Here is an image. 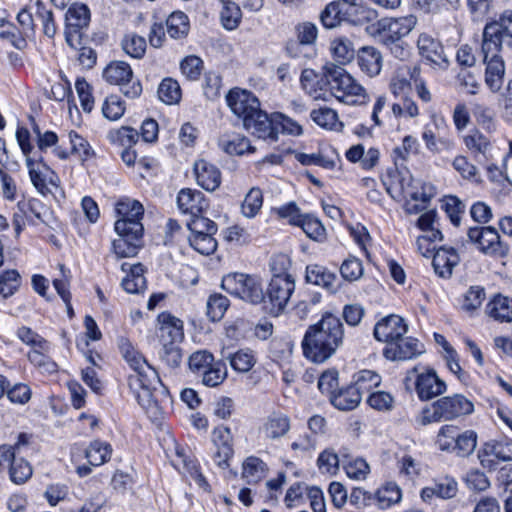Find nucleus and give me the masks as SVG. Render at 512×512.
Listing matches in <instances>:
<instances>
[{"label": "nucleus", "instance_id": "nucleus-35", "mask_svg": "<svg viewBox=\"0 0 512 512\" xmlns=\"http://www.w3.org/2000/svg\"><path fill=\"white\" fill-rule=\"evenodd\" d=\"M487 314L500 322L512 321V299L497 295L488 304L486 308Z\"/></svg>", "mask_w": 512, "mask_h": 512}, {"label": "nucleus", "instance_id": "nucleus-55", "mask_svg": "<svg viewBox=\"0 0 512 512\" xmlns=\"http://www.w3.org/2000/svg\"><path fill=\"white\" fill-rule=\"evenodd\" d=\"M231 367L240 373L250 371L256 363V359L251 350L241 349L228 357Z\"/></svg>", "mask_w": 512, "mask_h": 512}, {"label": "nucleus", "instance_id": "nucleus-23", "mask_svg": "<svg viewBox=\"0 0 512 512\" xmlns=\"http://www.w3.org/2000/svg\"><path fill=\"white\" fill-rule=\"evenodd\" d=\"M458 492L457 481L450 476L438 477L430 486L421 490L420 496L424 502L430 503L434 497L440 499H451Z\"/></svg>", "mask_w": 512, "mask_h": 512}, {"label": "nucleus", "instance_id": "nucleus-36", "mask_svg": "<svg viewBox=\"0 0 512 512\" xmlns=\"http://www.w3.org/2000/svg\"><path fill=\"white\" fill-rule=\"evenodd\" d=\"M310 116L318 126L328 130L340 132L344 127L343 123L339 120L336 110L329 107L314 109L311 111Z\"/></svg>", "mask_w": 512, "mask_h": 512}, {"label": "nucleus", "instance_id": "nucleus-20", "mask_svg": "<svg viewBox=\"0 0 512 512\" xmlns=\"http://www.w3.org/2000/svg\"><path fill=\"white\" fill-rule=\"evenodd\" d=\"M424 352V346L421 342L413 337H400L393 344L387 345L383 350L386 359L410 360Z\"/></svg>", "mask_w": 512, "mask_h": 512}, {"label": "nucleus", "instance_id": "nucleus-50", "mask_svg": "<svg viewBox=\"0 0 512 512\" xmlns=\"http://www.w3.org/2000/svg\"><path fill=\"white\" fill-rule=\"evenodd\" d=\"M381 383V376L372 370H361L354 376L353 386L357 388L361 396L370 392Z\"/></svg>", "mask_w": 512, "mask_h": 512}, {"label": "nucleus", "instance_id": "nucleus-59", "mask_svg": "<svg viewBox=\"0 0 512 512\" xmlns=\"http://www.w3.org/2000/svg\"><path fill=\"white\" fill-rule=\"evenodd\" d=\"M229 307V300L222 294H212L207 300V316L211 321H219L223 318L227 308Z\"/></svg>", "mask_w": 512, "mask_h": 512}, {"label": "nucleus", "instance_id": "nucleus-40", "mask_svg": "<svg viewBox=\"0 0 512 512\" xmlns=\"http://www.w3.org/2000/svg\"><path fill=\"white\" fill-rule=\"evenodd\" d=\"M35 17L40 22L43 34L48 38H53L58 30L54 14L41 0L35 2Z\"/></svg>", "mask_w": 512, "mask_h": 512}, {"label": "nucleus", "instance_id": "nucleus-56", "mask_svg": "<svg viewBox=\"0 0 512 512\" xmlns=\"http://www.w3.org/2000/svg\"><path fill=\"white\" fill-rule=\"evenodd\" d=\"M402 497L399 487L393 483H388L378 490L376 494L377 504L380 509H387L400 502Z\"/></svg>", "mask_w": 512, "mask_h": 512}, {"label": "nucleus", "instance_id": "nucleus-11", "mask_svg": "<svg viewBox=\"0 0 512 512\" xmlns=\"http://www.w3.org/2000/svg\"><path fill=\"white\" fill-rule=\"evenodd\" d=\"M468 237L471 242L478 245L484 254L497 258H504L508 255V245L501 241L497 230L491 226L470 228Z\"/></svg>", "mask_w": 512, "mask_h": 512}, {"label": "nucleus", "instance_id": "nucleus-54", "mask_svg": "<svg viewBox=\"0 0 512 512\" xmlns=\"http://www.w3.org/2000/svg\"><path fill=\"white\" fill-rule=\"evenodd\" d=\"M486 298V293L481 286H471L463 296L461 308L465 312L473 313L479 309Z\"/></svg>", "mask_w": 512, "mask_h": 512}, {"label": "nucleus", "instance_id": "nucleus-17", "mask_svg": "<svg viewBox=\"0 0 512 512\" xmlns=\"http://www.w3.org/2000/svg\"><path fill=\"white\" fill-rule=\"evenodd\" d=\"M65 21L66 42L70 46H73L74 41H77L79 38V31L87 27L90 22V10L88 6L80 2L73 3L66 11Z\"/></svg>", "mask_w": 512, "mask_h": 512}, {"label": "nucleus", "instance_id": "nucleus-24", "mask_svg": "<svg viewBox=\"0 0 512 512\" xmlns=\"http://www.w3.org/2000/svg\"><path fill=\"white\" fill-rule=\"evenodd\" d=\"M362 0H342L344 21L353 25H364L377 19L375 9L361 4Z\"/></svg>", "mask_w": 512, "mask_h": 512}, {"label": "nucleus", "instance_id": "nucleus-58", "mask_svg": "<svg viewBox=\"0 0 512 512\" xmlns=\"http://www.w3.org/2000/svg\"><path fill=\"white\" fill-rule=\"evenodd\" d=\"M215 233H204L201 235L189 236L190 246L203 255L212 254L217 248V241L214 238Z\"/></svg>", "mask_w": 512, "mask_h": 512}, {"label": "nucleus", "instance_id": "nucleus-8", "mask_svg": "<svg viewBox=\"0 0 512 512\" xmlns=\"http://www.w3.org/2000/svg\"><path fill=\"white\" fill-rule=\"evenodd\" d=\"M436 444L441 451L467 457L477 447V433L474 430L460 432L457 426L446 424L439 429Z\"/></svg>", "mask_w": 512, "mask_h": 512}, {"label": "nucleus", "instance_id": "nucleus-34", "mask_svg": "<svg viewBox=\"0 0 512 512\" xmlns=\"http://www.w3.org/2000/svg\"><path fill=\"white\" fill-rule=\"evenodd\" d=\"M219 144L230 155H243L255 151L249 139L240 134L224 135L220 138Z\"/></svg>", "mask_w": 512, "mask_h": 512}, {"label": "nucleus", "instance_id": "nucleus-52", "mask_svg": "<svg viewBox=\"0 0 512 512\" xmlns=\"http://www.w3.org/2000/svg\"><path fill=\"white\" fill-rule=\"evenodd\" d=\"M200 376L205 386L216 387L226 379L227 369L224 363L214 362L211 366H208Z\"/></svg>", "mask_w": 512, "mask_h": 512}, {"label": "nucleus", "instance_id": "nucleus-44", "mask_svg": "<svg viewBox=\"0 0 512 512\" xmlns=\"http://www.w3.org/2000/svg\"><path fill=\"white\" fill-rule=\"evenodd\" d=\"M330 53L335 61L344 65L354 58V47L352 42L344 37L333 39L330 42Z\"/></svg>", "mask_w": 512, "mask_h": 512}, {"label": "nucleus", "instance_id": "nucleus-13", "mask_svg": "<svg viewBox=\"0 0 512 512\" xmlns=\"http://www.w3.org/2000/svg\"><path fill=\"white\" fill-rule=\"evenodd\" d=\"M294 290V278H271L267 288L270 313L273 315H279L287 306Z\"/></svg>", "mask_w": 512, "mask_h": 512}, {"label": "nucleus", "instance_id": "nucleus-30", "mask_svg": "<svg viewBox=\"0 0 512 512\" xmlns=\"http://www.w3.org/2000/svg\"><path fill=\"white\" fill-rule=\"evenodd\" d=\"M463 141L468 151H470L472 156L477 161L481 162L479 159L480 157L486 161L492 157V143L490 139L479 130H471L467 135L464 136Z\"/></svg>", "mask_w": 512, "mask_h": 512}, {"label": "nucleus", "instance_id": "nucleus-21", "mask_svg": "<svg viewBox=\"0 0 512 512\" xmlns=\"http://www.w3.org/2000/svg\"><path fill=\"white\" fill-rule=\"evenodd\" d=\"M419 53L432 65L445 69L448 67V59L442 44L427 33L419 35L417 40Z\"/></svg>", "mask_w": 512, "mask_h": 512}, {"label": "nucleus", "instance_id": "nucleus-64", "mask_svg": "<svg viewBox=\"0 0 512 512\" xmlns=\"http://www.w3.org/2000/svg\"><path fill=\"white\" fill-rule=\"evenodd\" d=\"M296 226H300L305 234L313 240L320 241L325 236L324 226L317 218L311 215H302Z\"/></svg>", "mask_w": 512, "mask_h": 512}, {"label": "nucleus", "instance_id": "nucleus-2", "mask_svg": "<svg viewBox=\"0 0 512 512\" xmlns=\"http://www.w3.org/2000/svg\"><path fill=\"white\" fill-rule=\"evenodd\" d=\"M118 346L123 358L133 370L128 377L131 392L149 417L157 419L161 414V407L155 398L157 385L160 384L157 372L127 338L121 337Z\"/></svg>", "mask_w": 512, "mask_h": 512}, {"label": "nucleus", "instance_id": "nucleus-5", "mask_svg": "<svg viewBox=\"0 0 512 512\" xmlns=\"http://www.w3.org/2000/svg\"><path fill=\"white\" fill-rule=\"evenodd\" d=\"M475 410L472 400L465 395L455 393L442 396L430 406L422 409L416 421L422 426L432 423L450 422L470 416Z\"/></svg>", "mask_w": 512, "mask_h": 512}, {"label": "nucleus", "instance_id": "nucleus-25", "mask_svg": "<svg viewBox=\"0 0 512 512\" xmlns=\"http://www.w3.org/2000/svg\"><path fill=\"white\" fill-rule=\"evenodd\" d=\"M194 175L197 184L203 189L213 192L221 184V172L213 164L200 159L194 163Z\"/></svg>", "mask_w": 512, "mask_h": 512}, {"label": "nucleus", "instance_id": "nucleus-12", "mask_svg": "<svg viewBox=\"0 0 512 512\" xmlns=\"http://www.w3.org/2000/svg\"><path fill=\"white\" fill-rule=\"evenodd\" d=\"M297 42L287 44L286 50L291 57L299 58L304 56L311 58L316 54L315 42L318 36V29L312 22H302L295 26Z\"/></svg>", "mask_w": 512, "mask_h": 512}, {"label": "nucleus", "instance_id": "nucleus-41", "mask_svg": "<svg viewBox=\"0 0 512 512\" xmlns=\"http://www.w3.org/2000/svg\"><path fill=\"white\" fill-rule=\"evenodd\" d=\"M117 220L141 221L144 208L143 205L134 199L125 198L116 204Z\"/></svg>", "mask_w": 512, "mask_h": 512}, {"label": "nucleus", "instance_id": "nucleus-19", "mask_svg": "<svg viewBox=\"0 0 512 512\" xmlns=\"http://www.w3.org/2000/svg\"><path fill=\"white\" fill-rule=\"evenodd\" d=\"M275 120V113L270 116L262 111L260 107L257 112L253 113L244 123V127L251 131L252 134L264 140L271 141L277 140V128Z\"/></svg>", "mask_w": 512, "mask_h": 512}, {"label": "nucleus", "instance_id": "nucleus-62", "mask_svg": "<svg viewBox=\"0 0 512 512\" xmlns=\"http://www.w3.org/2000/svg\"><path fill=\"white\" fill-rule=\"evenodd\" d=\"M342 462L347 476L351 479L364 480L370 472L368 463L362 458H345Z\"/></svg>", "mask_w": 512, "mask_h": 512}, {"label": "nucleus", "instance_id": "nucleus-7", "mask_svg": "<svg viewBox=\"0 0 512 512\" xmlns=\"http://www.w3.org/2000/svg\"><path fill=\"white\" fill-rule=\"evenodd\" d=\"M221 287L229 294L257 305L265 302L261 279L255 275L230 273L222 278Z\"/></svg>", "mask_w": 512, "mask_h": 512}, {"label": "nucleus", "instance_id": "nucleus-14", "mask_svg": "<svg viewBox=\"0 0 512 512\" xmlns=\"http://www.w3.org/2000/svg\"><path fill=\"white\" fill-rule=\"evenodd\" d=\"M226 102L231 112L243 123L260 107L258 98L252 92L237 87L227 93Z\"/></svg>", "mask_w": 512, "mask_h": 512}, {"label": "nucleus", "instance_id": "nucleus-1", "mask_svg": "<svg viewBox=\"0 0 512 512\" xmlns=\"http://www.w3.org/2000/svg\"><path fill=\"white\" fill-rule=\"evenodd\" d=\"M504 50H512V10L505 11L499 20L487 23L482 33L485 83L492 92H498L504 83L505 63L501 54Z\"/></svg>", "mask_w": 512, "mask_h": 512}, {"label": "nucleus", "instance_id": "nucleus-61", "mask_svg": "<svg viewBox=\"0 0 512 512\" xmlns=\"http://www.w3.org/2000/svg\"><path fill=\"white\" fill-rule=\"evenodd\" d=\"M452 166L464 179L477 183L481 182L478 168L466 156H456Z\"/></svg>", "mask_w": 512, "mask_h": 512}, {"label": "nucleus", "instance_id": "nucleus-33", "mask_svg": "<svg viewBox=\"0 0 512 512\" xmlns=\"http://www.w3.org/2000/svg\"><path fill=\"white\" fill-rule=\"evenodd\" d=\"M360 69L369 76H376L382 67L381 53L374 47H363L358 52Z\"/></svg>", "mask_w": 512, "mask_h": 512}, {"label": "nucleus", "instance_id": "nucleus-9", "mask_svg": "<svg viewBox=\"0 0 512 512\" xmlns=\"http://www.w3.org/2000/svg\"><path fill=\"white\" fill-rule=\"evenodd\" d=\"M405 386L410 389L414 386L416 394L421 401H428L442 395L447 390L446 383L441 380L433 369H422L418 366L407 371Z\"/></svg>", "mask_w": 512, "mask_h": 512}, {"label": "nucleus", "instance_id": "nucleus-37", "mask_svg": "<svg viewBox=\"0 0 512 512\" xmlns=\"http://www.w3.org/2000/svg\"><path fill=\"white\" fill-rule=\"evenodd\" d=\"M268 471L266 463L256 456L247 457L242 464V477L249 484L261 481Z\"/></svg>", "mask_w": 512, "mask_h": 512}, {"label": "nucleus", "instance_id": "nucleus-18", "mask_svg": "<svg viewBox=\"0 0 512 512\" xmlns=\"http://www.w3.org/2000/svg\"><path fill=\"white\" fill-rule=\"evenodd\" d=\"M407 332L404 319L398 315H389L379 320L374 327V337L387 345L393 344Z\"/></svg>", "mask_w": 512, "mask_h": 512}, {"label": "nucleus", "instance_id": "nucleus-45", "mask_svg": "<svg viewBox=\"0 0 512 512\" xmlns=\"http://www.w3.org/2000/svg\"><path fill=\"white\" fill-rule=\"evenodd\" d=\"M121 47L128 56L141 59L145 55L147 43L144 37L136 33H128L123 37Z\"/></svg>", "mask_w": 512, "mask_h": 512}, {"label": "nucleus", "instance_id": "nucleus-29", "mask_svg": "<svg viewBox=\"0 0 512 512\" xmlns=\"http://www.w3.org/2000/svg\"><path fill=\"white\" fill-rule=\"evenodd\" d=\"M290 418L281 412H272L267 416L260 428L264 438L277 440L284 437L290 430Z\"/></svg>", "mask_w": 512, "mask_h": 512}, {"label": "nucleus", "instance_id": "nucleus-60", "mask_svg": "<svg viewBox=\"0 0 512 512\" xmlns=\"http://www.w3.org/2000/svg\"><path fill=\"white\" fill-rule=\"evenodd\" d=\"M49 350L50 345L48 342L46 349H41L38 347L32 348V350L28 353V359L33 365L40 368L44 372L52 373L56 371V364L47 355Z\"/></svg>", "mask_w": 512, "mask_h": 512}, {"label": "nucleus", "instance_id": "nucleus-38", "mask_svg": "<svg viewBox=\"0 0 512 512\" xmlns=\"http://www.w3.org/2000/svg\"><path fill=\"white\" fill-rule=\"evenodd\" d=\"M112 448L110 444L95 440L90 443L85 451V457L91 466L97 467L108 462L111 458Z\"/></svg>", "mask_w": 512, "mask_h": 512}, {"label": "nucleus", "instance_id": "nucleus-15", "mask_svg": "<svg viewBox=\"0 0 512 512\" xmlns=\"http://www.w3.org/2000/svg\"><path fill=\"white\" fill-rule=\"evenodd\" d=\"M26 165L31 182L40 194L47 195L51 193V188L58 187V176L42 162V159L34 160L32 157H27Z\"/></svg>", "mask_w": 512, "mask_h": 512}, {"label": "nucleus", "instance_id": "nucleus-28", "mask_svg": "<svg viewBox=\"0 0 512 512\" xmlns=\"http://www.w3.org/2000/svg\"><path fill=\"white\" fill-rule=\"evenodd\" d=\"M177 204L179 209L190 217L200 215L208 208L204 194L189 188L182 189L178 193Z\"/></svg>", "mask_w": 512, "mask_h": 512}, {"label": "nucleus", "instance_id": "nucleus-3", "mask_svg": "<svg viewBox=\"0 0 512 512\" xmlns=\"http://www.w3.org/2000/svg\"><path fill=\"white\" fill-rule=\"evenodd\" d=\"M343 324L337 316L326 313L319 322L309 326L302 340L304 356L322 363L329 359L342 344Z\"/></svg>", "mask_w": 512, "mask_h": 512}, {"label": "nucleus", "instance_id": "nucleus-57", "mask_svg": "<svg viewBox=\"0 0 512 512\" xmlns=\"http://www.w3.org/2000/svg\"><path fill=\"white\" fill-rule=\"evenodd\" d=\"M342 0L331 2L321 13V21L327 28H334L344 21V11L342 10Z\"/></svg>", "mask_w": 512, "mask_h": 512}, {"label": "nucleus", "instance_id": "nucleus-39", "mask_svg": "<svg viewBox=\"0 0 512 512\" xmlns=\"http://www.w3.org/2000/svg\"><path fill=\"white\" fill-rule=\"evenodd\" d=\"M300 82L302 88L314 99L325 98V86L322 77L319 79L313 69H304L301 73Z\"/></svg>", "mask_w": 512, "mask_h": 512}, {"label": "nucleus", "instance_id": "nucleus-51", "mask_svg": "<svg viewBox=\"0 0 512 512\" xmlns=\"http://www.w3.org/2000/svg\"><path fill=\"white\" fill-rule=\"evenodd\" d=\"M112 144L123 147H132L138 141L139 133L128 126H122L119 129L109 131L107 135Z\"/></svg>", "mask_w": 512, "mask_h": 512}, {"label": "nucleus", "instance_id": "nucleus-31", "mask_svg": "<svg viewBox=\"0 0 512 512\" xmlns=\"http://www.w3.org/2000/svg\"><path fill=\"white\" fill-rule=\"evenodd\" d=\"M433 267L439 276L445 278L452 274V270L459 263V256L453 248H439L433 251Z\"/></svg>", "mask_w": 512, "mask_h": 512}, {"label": "nucleus", "instance_id": "nucleus-42", "mask_svg": "<svg viewBox=\"0 0 512 512\" xmlns=\"http://www.w3.org/2000/svg\"><path fill=\"white\" fill-rule=\"evenodd\" d=\"M403 192L412 201H420L422 204H427L436 194L435 187L431 183H424L418 180H413L407 187L403 188Z\"/></svg>", "mask_w": 512, "mask_h": 512}, {"label": "nucleus", "instance_id": "nucleus-26", "mask_svg": "<svg viewBox=\"0 0 512 512\" xmlns=\"http://www.w3.org/2000/svg\"><path fill=\"white\" fill-rule=\"evenodd\" d=\"M420 75V68L417 65H401L394 72L389 89L394 96H405L411 90V81H415Z\"/></svg>", "mask_w": 512, "mask_h": 512}, {"label": "nucleus", "instance_id": "nucleus-27", "mask_svg": "<svg viewBox=\"0 0 512 512\" xmlns=\"http://www.w3.org/2000/svg\"><path fill=\"white\" fill-rule=\"evenodd\" d=\"M305 279L307 283L320 286L330 293L337 292L339 288L337 275L321 265H308L306 267Z\"/></svg>", "mask_w": 512, "mask_h": 512}, {"label": "nucleus", "instance_id": "nucleus-48", "mask_svg": "<svg viewBox=\"0 0 512 512\" xmlns=\"http://www.w3.org/2000/svg\"><path fill=\"white\" fill-rule=\"evenodd\" d=\"M158 97L165 104H176L181 99V88L179 83L172 78H165L158 87Z\"/></svg>", "mask_w": 512, "mask_h": 512}, {"label": "nucleus", "instance_id": "nucleus-22", "mask_svg": "<svg viewBox=\"0 0 512 512\" xmlns=\"http://www.w3.org/2000/svg\"><path fill=\"white\" fill-rule=\"evenodd\" d=\"M160 344L181 343L184 338L183 322L169 313H162L157 318Z\"/></svg>", "mask_w": 512, "mask_h": 512}, {"label": "nucleus", "instance_id": "nucleus-32", "mask_svg": "<svg viewBox=\"0 0 512 512\" xmlns=\"http://www.w3.org/2000/svg\"><path fill=\"white\" fill-rule=\"evenodd\" d=\"M361 399L360 392L351 384L332 394L330 402L339 410L349 411L355 409L360 404Z\"/></svg>", "mask_w": 512, "mask_h": 512}, {"label": "nucleus", "instance_id": "nucleus-46", "mask_svg": "<svg viewBox=\"0 0 512 512\" xmlns=\"http://www.w3.org/2000/svg\"><path fill=\"white\" fill-rule=\"evenodd\" d=\"M59 269L61 272V278L54 279L53 286L66 304L69 317H73L74 312L71 305V293L69 291L70 271L66 269L63 264L59 265Z\"/></svg>", "mask_w": 512, "mask_h": 512}, {"label": "nucleus", "instance_id": "nucleus-53", "mask_svg": "<svg viewBox=\"0 0 512 512\" xmlns=\"http://www.w3.org/2000/svg\"><path fill=\"white\" fill-rule=\"evenodd\" d=\"M223 8L220 13V19L223 27L227 30H234L238 27L242 12L239 6L233 2L224 1Z\"/></svg>", "mask_w": 512, "mask_h": 512}, {"label": "nucleus", "instance_id": "nucleus-47", "mask_svg": "<svg viewBox=\"0 0 512 512\" xmlns=\"http://www.w3.org/2000/svg\"><path fill=\"white\" fill-rule=\"evenodd\" d=\"M263 205V194L262 191L253 187L245 195V198L241 205V212L246 218H254L260 211Z\"/></svg>", "mask_w": 512, "mask_h": 512}, {"label": "nucleus", "instance_id": "nucleus-6", "mask_svg": "<svg viewBox=\"0 0 512 512\" xmlns=\"http://www.w3.org/2000/svg\"><path fill=\"white\" fill-rule=\"evenodd\" d=\"M418 23L417 16L409 14L401 17H387L366 27V32L379 43L390 48L398 57L404 50L399 45L402 38L408 36Z\"/></svg>", "mask_w": 512, "mask_h": 512}, {"label": "nucleus", "instance_id": "nucleus-4", "mask_svg": "<svg viewBox=\"0 0 512 512\" xmlns=\"http://www.w3.org/2000/svg\"><path fill=\"white\" fill-rule=\"evenodd\" d=\"M322 80L324 81L325 93L339 102L357 106L365 105L369 101L366 89L343 67L333 63H326L323 66Z\"/></svg>", "mask_w": 512, "mask_h": 512}, {"label": "nucleus", "instance_id": "nucleus-63", "mask_svg": "<svg viewBox=\"0 0 512 512\" xmlns=\"http://www.w3.org/2000/svg\"><path fill=\"white\" fill-rule=\"evenodd\" d=\"M10 479L15 484H23L32 476V467L22 457L14 459L9 467Z\"/></svg>", "mask_w": 512, "mask_h": 512}, {"label": "nucleus", "instance_id": "nucleus-16", "mask_svg": "<svg viewBox=\"0 0 512 512\" xmlns=\"http://www.w3.org/2000/svg\"><path fill=\"white\" fill-rule=\"evenodd\" d=\"M417 227L423 232L421 236L417 238L416 244L418 251L424 257H431L435 247H428L423 250L424 242H436L442 240L441 231L438 228L437 213L435 210H429L417 219Z\"/></svg>", "mask_w": 512, "mask_h": 512}, {"label": "nucleus", "instance_id": "nucleus-43", "mask_svg": "<svg viewBox=\"0 0 512 512\" xmlns=\"http://www.w3.org/2000/svg\"><path fill=\"white\" fill-rule=\"evenodd\" d=\"M168 35L173 39H182L187 36L190 28L187 15L181 11L173 12L166 20Z\"/></svg>", "mask_w": 512, "mask_h": 512}, {"label": "nucleus", "instance_id": "nucleus-10", "mask_svg": "<svg viewBox=\"0 0 512 512\" xmlns=\"http://www.w3.org/2000/svg\"><path fill=\"white\" fill-rule=\"evenodd\" d=\"M103 78L112 85L121 86L123 94L128 98H137L142 93V86L139 81H130L133 71L130 65L124 61H112L103 70Z\"/></svg>", "mask_w": 512, "mask_h": 512}, {"label": "nucleus", "instance_id": "nucleus-49", "mask_svg": "<svg viewBox=\"0 0 512 512\" xmlns=\"http://www.w3.org/2000/svg\"><path fill=\"white\" fill-rule=\"evenodd\" d=\"M114 229L120 237L142 242L144 227L141 221L116 220Z\"/></svg>", "mask_w": 512, "mask_h": 512}]
</instances>
